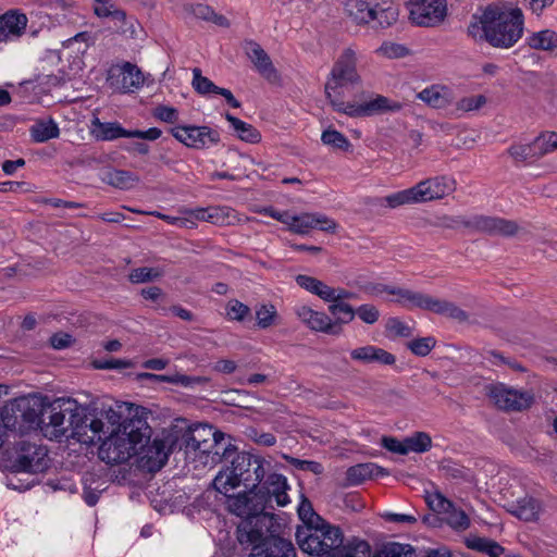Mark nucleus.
<instances>
[{
  "label": "nucleus",
  "instance_id": "1",
  "mask_svg": "<svg viewBox=\"0 0 557 557\" xmlns=\"http://www.w3.org/2000/svg\"><path fill=\"white\" fill-rule=\"evenodd\" d=\"M357 62L356 51L347 48L334 63L324 85V94L331 107L336 112L349 117L370 116L388 109V100L383 96H376L374 99L364 102H346L344 100V87L361 84Z\"/></svg>",
  "mask_w": 557,
  "mask_h": 557
},
{
  "label": "nucleus",
  "instance_id": "2",
  "mask_svg": "<svg viewBox=\"0 0 557 557\" xmlns=\"http://www.w3.org/2000/svg\"><path fill=\"white\" fill-rule=\"evenodd\" d=\"M468 32L474 40L487 41L496 48H510L523 33L522 11L490 5L481 15L473 16Z\"/></svg>",
  "mask_w": 557,
  "mask_h": 557
},
{
  "label": "nucleus",
  "instance_id": "3",
  "mask_svg": "<svg viewBox=\"0 0 557 557\" xmlns=\"http://www.w3.org/2000/svg\"><path fill=\"white\" fill-rule=\"evenodd\" d=\"M150 436L151 429L145 420L137 416L122 419L119 413V422L112 424L101 441L99 458L109 465L126 462L138 454Z\"/></svg>",
  "mask_w": 557,
  "mask_h": 557
},
{
  "label": "nucleus",
  "instance_id": "4",
  "mask_svg": "<svg viewBox=\"0 0 557 557\" xmlns=\"http://www.w3.org/2000/svg\"><path fill=\"white\" fill-rule=\"evenodd\" d=\"M296 540L302 552L318 557H357L358 548H362V553L369 548L367 544L358 547L343 545L341 530L325 520L311 527H299Z\"/></svg>",
  "mask_w": 557,
  "mask_h": 557
},
{
  "label": "nucleus",
  "instance_id": "5",
  "mask_svg": "<svg viewBox=\"0 0 557 557\" xmlns=\"http://www.w3.org/2000/svg\"><path fill=\"white\" fill-rule=\"evenodd\" d=\"M456 190L454 178L445 175L428 177L416 185L389 194L381 199L384 207L396 209L401 206L441 200Z\"/></svg>",
  "mask_w": 557,
  "mask_h": 557
},
{
  "label": "nucleus",
  "instance_id": "6",
  "mask_svg": "<svg viewBox=\"0 0 557 557\" xmlns=\"http://www.w3.org/2000/svg\"><path fill=\"white\" fill-rule=\"evenodd\" d=\"M83 406L73 398H58L46 408L41 431L49 440L71 438L75 421H78Z\"/></svg>",
  "mask_w": 557,
  "mask_h": 557
},
{
  "label": "nucleus",
  "instance_id": "7",
  "mask_svg": "<svg viewBox=\"0 0 557 557\" xmlns=\"http://www.w3.org/2000/svg\"><path fill=\"white\" fill-rule=\"evenodd\" d=\"M344 11L357 25L388 27L398 18L394 0H345Z\"/></svg>",
  "mask_w": 557,
  "mask_h": 557
},
{
  "label": "nucleus",
  "instance_id": "8",
  "mask_svg": "<svg viewBox=\"0 0 557 557\" xmlns=\"http://www.w3.org/2000/svg\"><path fill=\"white\" fill-rule=\"evenodd\" d=\"M183 437L187 451L195 455L199 454L203 457V465L216 463L221 458V454L227 451V447L223 445L224 434L214 431L208 424L189 426Z\"/></svg>",
  "mask_w": 557,
  "mask_h": 557
},
{
  "label": "nucleus",
  "instance_id": "9",
  "mask_svg": "<svg viewBox=\"0 0 557 557\" xmlns=\"http://www.w3.org/2000/svg\"><path fill=\"white\" fill-rule=\"evenodd\" d=\"M46 417V408L42 398L29 395L14 399L4 408L2 419L7 426H15L24 423L28 428L39 425Z\"/></svg>",
  "mask_w": 557,
  "mask_h": 557
},
{
  "label": "nucleus",
  "instance_id": "10",
  "mask_svg": "<svg viewBox=\"0 0 557 557\" xmlns=\"http://www.w3.org/2000/svg\"><path fill=\"white\" fill-rule=\"evenodd\" d=\"M119 422V412L109 409L104 412V418H97L86 414V408L83 406V412L78 421H75L71 438L86 445H91L102 441L112 424Z\"/></svg>",
  "mask_w": 557,
  "mask_h": 557
},
{
  "label": "nucleus",
  "instance_id": "11",
  "mask_svg": "<svg viewBox=\"0 0 557 557\" xmlns=\"http://www.w3.org/2000/svg\"><path fill=\"white\" fill-rule=\"evenodd\" d=\"M484 391L488 399L505 411H524L535 403L532 391L517 389L504 383L488 384Z\"/></svg>",
  "mask_w": 557,
  "mask_h": 557
},
{
  "label": "nucleus",
  "instance_id": "12",
  "mask_svg": "<svg viewBox=\"0 0 557 557\" xmlns=\"http://www.w3.org/2000/svg\"><path fill=\"white\" fill-rule=\"evenodd\" d=\"M227 509L244 519L257 516H271L264 509L269 506V496L262 488H249L248 492L230 495L226 499Z\"/></svg>",
  "mask_w": 557,
  "mask_h": 557
},
{
  "label": "nucleus",
  "instance_id": "13",
  "mask_svg": "<svg viewBox=\"0 0 557 557\" xmlns=\"http://www.w3.org/2000/svg\"><path fill=\"white\" fill-rule=\"evenodd\" d=\"M273 523V516H257L243 519L236 530L239 544L245 548H250L251 553H253V547L262 544L271 535L269 533Z\"/></svg>",
  "mask_w": 557,
  "mask_h": 557
},
{
  "label": "nucleus",
  "instance_id": "14",
  "mask_svg": "<svg viewBox=\"0 0 557 557\" xmlns=\"http://www.w3.org/2000/svg\"><path fill=\"white\" fill-rule=\"evenodd\" d=\"M235 470L242 484L248 488H258L265 478L270 462L264 458L248 453H240L233 459Z\"/></svg>",
  "mask_w": 557,
  "mask_h": 557
},
{
  "label": "nucleus",
  "instance_id": "15",
  "mask_svg": "<svg viewBox=\"0 0 557 557\" xmlns=\"http://www.w3.org/2000/svg\"><path fill=\"white\" fill-rule=\"evenodd\" d=\"M409 20L417 26L434 27L447 15L446 0H410Z\"/></svg>",
  "mask_w": 557,
  "mask_h": 557
},
{
  "label": "nucleus",
  "instance_id": "16",
  "mask_svg": "<svg viewBox=\"0 0 557 557\" xmlns=\"http://www.w3.org/2000/svg\"><path fill=\"white\" fill-rule=\"evenodd\" d=\"M90 134L97 140H113L120 137L156 140L161 136L162 132L157 127H151L147 131H126L116 122L103 123L99 117L94 116Z\"/></svg>",
  "mask_w": 557,
  "mask_h": 557
},
{
  "label": "nucleus",
  "instance_id": "17",
  "mask_svg": "<svg viewBox=\"0 0 557 557\" xmlns=\"http://www.w3.org/2000/svg\"><path fill=\"white\" fill-rule=\"evenodd\" d=\"M49 466L46 447L34 443H22L13 463L15 472L39 473Z\"/></svg>",
  "mask_w": 557,
  "mask_h": 557
},
{
  "label": "nucleus",
  "instance_id": "18",
  "mask_svg": "<svg viewBox=\"0 0 557 557\" xmlns=\"http://www.w3.org/2000/svg\"><path fill=\"white\" fill-rule=\"evenodd\" d=\"M107 82L116 92H133L144 84V76L136 65L125 62L109 69Z\"/></svg>",
  "mask_w": 557,
  "mask_h": 557
},
{
  "label": "nucleus",
  "instance_id": "19",
  "mask_svg": "<svg viewBox=\"0 0 557 557\" xmlns=\"http://www.w3.org/2000/svg\"><path fill=\"white\" fill-rule=\"evenodd\" d=\"M171 132L180 143L194 149H207L220 143V133L208 126H177Z\"/></svg>",
  "mask_w": 557,
  "mask_h": 557
},
{
  "label": "nucleus",
  "instance_id": "20",
  "mask_svg": "<svg viewBox=\"0 0 557 557\" xmlns=\"http://www.w3.org/2000/svg\"><path fill=\"white\" fill-rule=\"evenodd\" d=\"M285 225L290 232L299 235L308 234L315 228L331 234L337 230V223L333 219L318 212H304L298 215L288 213Z\"/></svg>",
  "mask_w": 557,
  "mask_h": 557
},
{
  "label": "nucleus",
  "instance_id": "21",
  "mask_svg": "<svg viewBox=\"0 0 557 557\" xmlns=\"http://www.w3.org/2000/svg\"><path fill=\"white\" fill-rule=\"evenodd\" d=\"M521 230L520 225L513 220L482 214L470 216V232L509 237L517 235Z\"/></svg>",
  "mask_w": 557,
  "mask_h": 557
},
{
  "label": "nucleus",
  "instance_id": "22",
  "mask_svg": "<svg viewBox=\"0 0 557 557\" xmlns=\"http://www.w3.org/2000/svg\"><path fill=\"white\" fill-rule=\"evenodd\" d=\"M295 315L311 331L338 335L342 329L324 312L315 311L307 305H297L293 309Z\"/></svg>",
  "mask_w": 557,
  "mask_h": 557
},
{
  "label": "nucleus",
  "instance_id": "23",
  "mask_svg": "<svg viewBox=\"0 0 557 557\" xmlns=\"http://www.w3.org/2000/svg\"><path fill=\"white\" fill-rule=\"evenodd\" d=\"M296 282L301 288L317 295L324 301L335 302L351 297V293L348 290L344 288H333L313 276L299 274L296 276Z\"/></svg>",
  "mask_w": 557,
  "mask_h": 557
},
{
  "label": "nucleus",
  "instance_id": "24",
  "mask_svg": "<svg viewBox=\"0 0 557 557\" xmlns=\"http://www.w3.org/2000/svg\"><path fill=\"white\" fill-rule=\"evenodd\" d=\"M169 454L170 449L164 440L156 437L150 441L149 437L147 442H144L137 455H140L145 468L149 471H158L168 461Z\"/></svg>",
  "mask_w": 557,
  "mask_h": 557
},
{
  "label": "nucleus",
  "instance_id": "25",
  "mask_svg": "<svg viewBox=\"0 0 557 557\" xmlns=\"http://www.w3.org/2000/svg\"><path fill=\"white\" fill-rule=\"evenodd\" d=\"M197 220L207 221L221 226H231L242 224L250 219L236 212L231 207H209L200 208L193 212Z\"/></svg>",
  "mask_w": 557,
  "mask_h": 557
},
{
  "label": "nucleus",
  "instance_id": "26",
  "mask_svg": "<svg viewBox=\"0 0 557 557\" xmlns=\"http://www.w3.org/2000/svg\"><path fill=\"white\" fill-rule=\"evenodd\" d=\"M249 557H296V552L290 541L271 534Z\"/></svg>",
  "mask_w": 557,
  "mask_h": 557
},
{
  "label": "nucleus",
  "instance_id": "27",
  "mask_svg": "<svg viewBox=\"0 0 557 557\" xmlns=\"http://www.w3.org/2000/svg\"><path fill=\"white\" fill-rule=\"evenodd\" d=\"M27 25L25 14L10 11L0 16V42L21 37Z\"/></svg>",
  "mask_w": 557,
  "mask_h": 557
},
{
  "label": "nucleus",
  "instance_id": "28",
  "mask_svg": "<svg viewBox=\"0 0 557 557\" xmlns=\"http://www.w3.org/2000/svg\"><path fill=\"white\" fill-rule=\"evenodd\" d=\"M350 357L352 360L366 364L379 363L384 366H392L396 362V357L393 354L373 345H367L352 349L350 351Z\"/></svg>",
  "mask_w": 557,
  "mask_h": 557
},
{
  "label": "nucleus",
  "instance_id": "29",
  "mask_svg": "<svg viewBox=\"0 0 557 557\" xmlns=\"http://www.w3.org/2000/svg\"><path fill=\"white\" fill-rule=\"evenodd\" d=\"M247 54L250 61L255 64L258 72L268 81H276L278 73L273 66L269 54L255 41L247 42Z\"/></svg>",
  "mask_w": 557,
  "mask_h": 557
},
{
  "label": "nucleus",
  "instance_id": "30",
  "mask_svg": "<svg viewBox=\"0 0 557 557\" xmlns=\"http://www.w3.org/2000/svg\"><path fill=\"white\" fill-rule=\"evenodd\" d=\"M258 488H262V492L269 496V503L274 497L276 505L284 507L289 503V497L286 493L288 485L287 480L284 475L278 473H269L267 479Z\"/></svg>",
  "mask_w": 557,
  "mask_h": 557
},
{
  "label": "nucleus",
  "instance_id": "31",
  "mask_svg": "<svg viewBox=\"0 0 557 557\" xmlns=\"http://www.w3.org/2000/svg\"><path fill=\"white\" fill-rule=\"evenodd\" d=\"M380 475H388V471L373 462L359 463L347 469L346 481L347 485H359Z\"/></svg>",
  "mask_w": 557,
  "mask_h": 557
},
{
  "label": "nucleus",
  "instance_id": "32",
  "mask_svg": "<svg viewBox=\"0 0 557 557\" xmlns=\"http://www.w3.org/2000/svg\"><path fill=\"white\" fill-rule=\"evenodd\" d=\"M429 311L444 315L459 323H471L470 314L461 309L457 304L432 296Z\"/></svg>",
  "mask_w": 557,
  "mask_h": 557
},
{
  "label": "nucleus",
  "instance_id": "33",
  "mask_svg": "<svg viewBox=\"0 0 557 557\" xmlns=\"http://www.w3.org/2000/svg\"><path fill=\"white\" fill-rule=\"evenodd\" d=\"M418 97L430 107L442 109L453 101V94L449 88L441 85L431 86L419 92Z\"/></svg>",
  "mask_w": 557,
  "mask_h": 557
},
{
  "label": "nucleus",
  "instance_id": "34",
  "mask_svg": "<svg viewBox=\"0 0 557 557\" xmlns=\"http://www.w3.org/2000/svg\"><path fill=\"white\" fill-rule=\"evenodd\" d=\"M510 512L521 520L534 521L542 512V505L537 499L524 496L512 504Z\"/></svg>",
  "mask_w": 557,
  "mask_h": 557
},
{
  "label": "nucleus",
  "instance_id": "35",
  "mask_svg": "<svg viewBox=\"0 0 557 557\" xmlns=\"http://www.w3.org/2000/svg\"><path fill=\"white\" fill-rule=\"evenodd\" d=\"M392 300L409 309L418 308L429 311L432 296L400 287L398 297Z\"/></svg>",
  "mask_w": 557,
  "mask_h": 557
},
{
  "label": "nucleus",
  "instance_id": "36",
  "mask_svg": "<svg viewBox=\"0 0 557 557\" xmlns=\"http://www.w3.org/2000/svg\"><path fill=\"white\" fill-rule=\"evenodd\" d=\"M528 45L532 49L557 54V33L552 29L533 33L528 38Z\"/></svg>",
  "mask_w": 557,
  "mask_h": 557
},
{
  "label": "nucleus",
  "instance_id": "37",
  "mask_svg": "<svg viewBox=\"0 0 557 557\" xmlns=\"http://www.w3.org/2000/svg\"><path fill=\"white\" fill-rule=\"evenodd\" d=\"M238 479L237 470H235V466L232 463L216 474L213 485L218 492L228 496L227 493L230 491H233L242 484V481Z\"/></svg>",
  "mask_w": 557,
  "mask_h": 557
},
{
  "label": "nucleus",
  "instance_id": "38",
  "mask_svg": "<svg viewBox=\"0 0 557 557\" xmlns=\"http://www.w3.org/2000/svg\"><path fill=\"white\" fill-rule=\"evenodd\" d=\"M225 119L231 123L238 138L249 144H257L261 140V134L249 123H246L230 113L225 114Z\"/></svg>",
  "mask_w": 557,
  "mask_h": 557
},
{
  "label": "nucleus",
  "instance_id": "39",
  "mask_svg": "<svg viewBox=\"0 0 557 557\" xmlns=\"http://www.w3.org/2000/svg\"><path fill=\"white\" fill-rule=\"evenodd\" d=\"M467 546L471 549L485 553L490 557H500L505 552L504 547L496 541L481 536L468 537Z\"/></svg>",
  "mask_w": 557,
  "mask_h": 557
},
{
  "label": "nucleus",
  "instance_id": "40",
  "mask_svg": "<svg viewBox=\"0 0 557 557\" xmlns=\"http://www.w3.org/2000/svg\"><path fill=\"white\" fill-rule=\"evenodd\" d=\"M60 131L52 120L39 121L30 128V135L36 143H44L59 137Z\"/></svg>",
  "mask_w": 557,
  "mask_h": 557
},
{
  "label": "nucleus",
  "instance_id": "41",
  "mask_svg": "<svg viewBox=\"0 0 557 557\" xmlns=\"http://www.w3.org/2000/svg\"><path fill=\"white\" fill-rule=\"evenodd\" d=\"M107 182L120 189H129L139 183V177L132 172L113 170L107 174Z\"/></svg>",
  "mask_w": 557,
  "mask_h": 557
},
{
  "label": "nucleus",
  "instance_id": "42",
  "mask_svg": "<svg viewBox=\"0 0 557 557\" xmlns=\"http://www.w3.org/2000/svg\"><path fill=\"white\" fill-rule=\"evenodd\" d=\"M321 141L323 145L331 147L332 149L342 150V151H350L351 144L347 139V137L341 132L329 127L321 135Z\"/></svg>",
  "mask_w": 557,
  "mask_h": 557
},
{
  "label": "nucleus",
  "instance_id": "43",
  "mask_svg": "<svg viewBox=\"0 0 557 557\" xmlns=\"http://www.w3.org/2000/svg\"><path fill=\"white\" fill-rule=\"evenodd\" d=\"M533 144L537 158H542L543 156L557 150V133L545 132L539 135L533 140Z\"/></svg>",
  "mask_w": 557,
  "mask_h": 557
},
{
  "label": "nucleus",
  "instance_id": "44",
  "mask_svg": "<svg viewBox=\"0 0 557 557\" xmlns=\"http://www.w3.org/2000/svg\"><path fill=\"white\" fill-rule=\"evenodd\" d=\"M257 325L260 329H269L277 324L278 313L274 305H261L256 309Z\"/></svg>",
  "mask_w": 557,
  "mask_h": 557
},
{
  "label": "nucleus",
  "instance_id": "45",
  "mask_svg": "<svg viewBox=\"0 0 557 557\" xmlns=\"http://www.w3.org/2000/svg\"><path fill=\"white\" fill-rule=\"evenodd\" d=\"M406 447L408 453H425L432 447V438L425 432H417L406 438Z\"/></svg>",
  "mask_w": 557,
  "mask_h": 557
},
{
  "label": "nucleus",
  "instance_id": "46",
  "mask_svg": "<svg viewBox=\"0 0 557 557\" xmlns=\"http://www.w3.org/2000/svg\"><path fill=\"white\" fill-rule=\"evenodd\" d=\"M436 225L445 230L466 228L470 231V216L444 214L437 218Z\"/></svg>",
  "mask_w": 557,
  "mask_h": 557
},
{
  "label": "nucleus",
  "instance_id": "47",
  "mask_svg": "<svg viewBox=\"0 0 557 557\" xmlns=\"http://www.w3.org/2000/svg\"><path fill=\"white\" fill-rule=\"evenodd\" d=\"M508 154L516 162H523L530 159H537L534 144H513L508 148Z\"/></svg>",
  "mask_w": 557,
  "mask_h": 557
},
{
  "label": "nucleus",
  "instance_id": "48",
  "mask_svg": "<svg viewBox=\"0 0 557 557\" xmlns=\"http://www.w3.org/2000/svg\"><path fill=\"white\" fill-rule=\"evenodd\" d=\"M376 52L388 59H400L407 57L410 50L405 45L394 41H384Z\"/></svg>",
  "mask_w": 557,
  "mask_h": 557
},
{
  "label": "nucleus",
  "instance_id": "49",
  "mask_svg": "<svg viewBox=\"0 0 557 557\" xmlns=\"http://www.w3.org/2000/svg\"><path fill=\"white\" fill-rule=\"evenodd\" d=\"M194 89L200 95H207L209 92L216 94L219 87L213 84L208 77L202 76L200 69L195 67L193 70V82Z\"/></svg>",
  "mask_w": 557,
  "mask_h": 557
},
{
  "label": "nucleus",
  "instance_id": "50",
  "mask_svg": "<svg viewBox=\"0 0 557 557\" xmlns=\"http://www.w3.org/2000/svg\"><path fill=\"white\" fill-rule=\"evenodd\" d=\"M444 513H446L445 521L453 529L463 531L469 528L470 519L465 511L456 509L451 506V508L448 509V511H445Z\"/></svg>",
  "mask_w": 557,
  "mask_h": 557
},
{
  "label": "nucleus",
  "instance_id": "51",
  "mask_svg": "<svg viewBox=\"0 0 557 557\" xmlns=\"http://www.w3.org/2000/svg\"><path fill=\"white\" fill-rule=\"evenodd\" d=\"M329 311L332 314H339L337 320L334 323H349L354 320L356 315V309H354L349 304L341 302L339 300L332 302L329 306Z\"/></svg>",
  "mask_w": 557,
  "mask_h": 557
},
{
  "label": "nucleus",
  "instance_id": "52",
  "mask_svg": "<svg viewBox=\"0 0 557 557\" xmlns=\"http://www.w3.org/2000/svg\"><path fill=\"white\" fill-rule=\"evenodd\" d=\"M249 313V307L237 299H231L226 304L225 317L231 321H244Z\"/></svg>",
  "mask_w": 557,
  "mask_h": 557
},
{
  "label": "nucleus",
  "instance_id": "53",
  "mask_svg": "<svg viewBox=\"0 0 557 557\" xmlns=\"http://www.w3.org/2000/svg\"><path fill=\"white\" fill-rule=\"evenodd\" d=\"M436 339L432 336L420 337L413 339L407 344V347L411 350L412 354L419 357L428 356L431 350L435 347Z\"/></svg>",
  "mask_w": 557,
  "mask_h": 557
},
{
  "label": "nucleus",
  "instance_id": "54",
  "mask_svg": "<svg viewBox=\"0 0 557 557\" xmlns=\"http://www.w3.org/2000/svg\"><path fill=\"white\" fill-rule=\"evenodd\" d=\"M162 275L161 271L154 268H137L131 271L128 278L132 283L140 284L151 282Z\"/></svg>",
  "mask_w": 557,
  "mask_h": 557
},
{
  "label": "nucleus",
  "instance_id": "55",
  "mask_svg": "<svg viewBox=\"0 0 557 557\" xmlns=\"http://www.w3.org/2000/svg\"><path fill=\"white\" fill-rule=\"evenodd\" d=\"M385 330L388 334L397 337H410L413 334V327L398 318H389L386 321Z\"/></svg>",
  "mask_w": 557,
  "mask_h": 557
},
{
  "label": "nucleus",
  "instance_id": "56",
  "mask_svg": "<svg viewBox=\"0 0 557 557\" xmlns=\"http://www.w3.org/2000/svg\"><path fill=\"white\" fill-rule=\"evenodd\" d=\"M208 379L205 376H189L185 374L165 375L163 382L181 385L184 387H194L195 385H203L208 383Z\"/></svg>",
  "mask_w": 557,
  "mask_h": 557
},
{
  "label": "nucleus",
  "instance_id": "57",
  "mask_svg": "<svg viewBox=\"0 0 557 557\" xmlns=\"http://www.w3.org/2000/svg\"><path fill=\"white\" fill-rule=\"evenodd\" d=\"M298 515L304 522L302 527H311L323 521V519L313 511L310 502L307 499L302 500L299 505Z\"/></svg>",
  "mask_w": 557,
  "mask_h": 557
},
{
  "label": "nucleus",
  "instance_id": "58",
  "mask_svg": "<svg viewBox=\"0 0 557 557\" xmlns=\"http://www.w3.org/2000/svg\"><path fill=\"white\" fill-rule=\"evenodd\" d=\"M486 103V98L483 95H474L460 99L456 103V109L461 112H470L479 110Z\"/></svg>",
  "mask_w": 557,
  "mask_h": 557
},
{
  "label": "nucleus",
  "instance_id": "59",
  "mask_svg": "<svg viewBox=\"0 0 557 557\" xmlns=\"http://www.w3.org/2000/svg\"><path fill=\"white\" fill-rule=\"evenodd\" d=\"M399 286L387 285L382 283L370 284L366 287V293L372 297H382L383 295H389L397 298L399 295Z\"/></svg>",
  "mask_w": 557,
  "mask_h": 557
},
{
  "label": "nucleus",
  "instance_id": "60",
  "mask_svg": "<svg viewBox=\"0 0 557 557\" xmlns=\"http://www.w3.org/2000/svg\"><path fill=\"white\" fill-rule=\"evenodd\" d=\"M356 315L366 324H374L380 319V310L371 304H364L356 309Z\"/></svg>",
  "mask_w": 557,
  "mask_h": 557
},
{
  "label": "nucleus",
  "instance_id": "61",
  "mask_svg": "<svg viewBox=\"0 0 557 557\" xmlns=\"http://www.w3.org/2000/svg\"><path fill=\"white\" fill-rule=\"evenodd\" d=\"M425 500L433 511L445 512L451 508V503L448 499H446L441 493L428 494Z\"/></svg>",
  "mask_w": 557,
  "mask_h": 557
},
{
  "label": "nucleus",
  "instance_id": "62",
  "mask_svg": "<svg viewBox=\"0 0 557 557\" xmlns=\"http://www.w3.org/2000/svg\"><path fill=\"white\" fill-rule=\"evenodd\" d=\"M407 546L399 543H391L377 550L373 557H406Z\"/></svg>",
  "mask_w": 557,
  "mask_h": 557
},
{
  "label": "nucleus",
  "instance_id": "63",
  "mask_svg": "<svg viewBox=\"0 0 557 557\" xmlns=\"http://www.w3.org/2000/svg\"><path fill=\"white\" fill-rule=\"evenodd\" d=\"M153 116L166 123H174L177 121L178 113L173 107L158 106L153 110Z\"/></svg>",
  "mask_w": 557,
  "mask_h": 557
},
{
  "label": "nucleus",
  "instance_id": "64",
  "mask_svg": "<svg viewBox=\"0 0 557 557\" xmlns=\"http://www.w3.org/2000/svg\"><path fill=\"white\" fill-rule=\"evenodd\" d=\"M290 465L296 467L299 470L310 471L314 474H321L323 472V467L321 463L311 460H300L297 458H288Z\"/></svg>",
  "mask_w": 557,
  "mask_h": 557
}]
</instances>
